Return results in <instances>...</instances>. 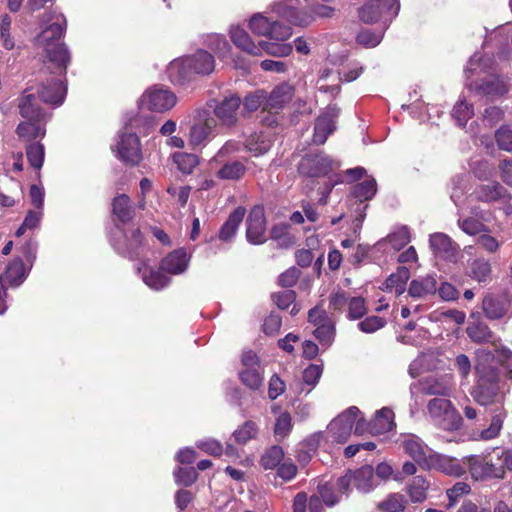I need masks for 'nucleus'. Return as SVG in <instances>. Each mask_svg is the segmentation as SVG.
Listing matches in <instances>:
<instances>
[{
  "label": "nucleus",
  "mask_w": 512,
  "mask_h": 512,
  "mask_svg": "<svg viewBox=\"0 0 512 512\" xmlns=\"http://www.w3.org/2000/svg\"><path fill=\"white\" fill-rule=\"evenodd\" d=\"M492 359V354L484 349L477 350V363L475 366L477 380L471 389V396L481 406L500 404L491 410V422L488 428L483 429L480 440L488 441L496 438L503 427L507 412L503 407V401L507 392L506 383L499 370L487 361Z\"/></svg>",
  "instance_id": "obj_1"
},
{
  "label": "nucleus",
  "mask_w": 512,
  "mask_h": 512,
  "mask_svg": "<svg viewBox=\"0 0 512 512\" xmlns=\"http://www.w3.org/2000/svg\"><path fill=\"white\" fill-rule=\"evenodd\" d=\"M65 29L66 19L62 14H59L55 16L54 22L43 29L35 38V45L43 49L48 61L58 69L60 74L66 70L70 62V55L66 46L59 43Z\"/></svg>",
  "instance_id": "obj_2"
},
{
  "label": "nucleus",
  "mask_w": 512,
  "mask_h": 512,
  "mask_svg": "<svg viewBox=\"0 0 512 512\" xmlns=\"http://www.w3.org/2000/svg\"><path fill=\"white\" fill-rule=\"evenodd\" d=\"M214 67V57L205 50H198L191 56L172 61L167 71L172 82L180 83L192 73L208 75Z\"/></svg>",
  "instance_id": "obj_3"
},
{
  "label": "nucleus",
  "mask_w": 512,
  "mask_h": 512,
  "mask_svg": "<svg viewBox=\"0 0 512 512\" xmlns=\"http://www.w3.org/2000/svg\"><path fill=\"white\" fill-rule=\"evenodd\" d=\"M230 37L233 43L241 50L253 56H261L263 52L277 57L288 56L292 52V45L289 43H272L259 41L255 44L248 33L240 27H232Z\"/></svg>",
  "instance_id": "obj_4"
},
{
  "label": "nucleus",
  "mask_w": 512,
  "mask_h": 512,
  "mask_svg": "<svg viewBox=\"0 0 512 512\" xmlns=\"http://www.w3.org/2000/svg\"><path fill=\"white\" fill-rule=\"evenodd\" d=\"M427 410L433 423L443 430H457L462 424V417L446 397L431 399Z\"/></svg>",
  "instance_id": "obj_5"
},
{
  "label": "nucleus",
  "mask_w": 512,
  "mask_h": 512,
  "mask_svg": "<svg viewBox=\"0 0 512 512\" xmlns=\"http://www.w3.org/2000/svg\"><path fill=\"white\" fill-rule=\"evenodd\" d=\"M361 493H369L378 486L374 475V469L371 465H364L356 470H349L345 475L337 480V487L342 494L350 491V485Z\"/></svg>",
  "instance_id": "obj_6"
},
{
  "label": "nucleus",
  "mask_w": 512,
  "mask_h": 512,
  "mask_svg": "<svg viewBox=\"0 0 512 512\" xmlns=\"http://www.w3.org/2000/svg\"><path fill=\"white\" fill-rule=\"evenodd\" d=\"M399 9V0H366L359 9V18L365 23H374L382 19L391 22Z\"/></svg>",
  "instance_id": "obj_7"
},
{
  "label": "nucleus",
  "mask_w": 512,
  "mask_h": 512,
  "mask_svg": "<svg viewBox=\"0 0 512 512\" xmlns=\"http://www.w3.org/2000/svg\"><path fill=\"white\" fill-rule=\"evenodd\" d=\"M470 474L475 480L502 479L504 468L492 461L489 456L472 455L466 457Z\"/></svg>",
  "instance_id": "obj_8"
},
{
  "label": "nucleus",
  "mask_w": 512,
  "mask_h": 512,
  "mask_svg": "<svg viewBox=\"0 0 512 512\" xmlns=\"http://www.w3.org/2000/svg\"><path fill=\"white\" fill-rule=\"evenodd\" d=\"M337 163L323 153L309 154L302 158L298 170L300 174L310 177H323L328 175Z\"/></svg>",
  "instance_id": "obj_9"
},
{
  "label": "nucleus",
  "mask_w": 512,
  "mask_h": 512,
  "mask_svg": "<svg viewBox=\"0 0 512 512\" xmlns=\"http://www.w3.org/2000/svg\"><path fill=\"white\" fill-rule=\"evenodd\" d=\"M359 413L356 406H351L330 422L328 433L333 441L343 444L348 440Z\"/></svg>",
  "instance_id": "obj_10"
},
{
  "label": "nucleus",
  "mask_w": 512,
  "mask_h": 512,
  "mask_svg": "<svg viewBox=\"0 0 512 512\" xmlns=\"http://www.w3.org/2000/svg\"><path fill=\"white\" fill-rule=\"evenodd\" d=\"M54 68L55 71L53 73L56 77H53L46 82H42L34 92L44 103L59 106L63 103L66 95V86L62 81V76L65 74L66 70L60 74L55 66Z\"/></svg>",
  "instance_id": "obj_11"
},
{
  "label": "nucleus",
  "mask_w": 512,
  "mask_h": 512,
  "mask_svg": "<svg viewBox=\"0 0 512 512\" xmlns=\"http://www.w3.org/2000/svg\"><path fill=\"white\" fill-rule=\"evenodd\" d=\"M176 96L168 89L153 87L140 98V106L151 111L164 112L176 104Z\"/></svg>",
  "instance_id": "obj_12"
},
{
  "label": "nucleus",
  "mask_w": 512,
  "mask_h": 512,
  "mask_svg": "<svg viewBox=\"0 0 512 512\" xmlns=\"http://www.w3.org/2000/svg\"><path fill=\"white\" fill-rule=\"evenodd\" d=\"M113 151L124 162L138 164L142 159L141 144L136 133L121 132Z\"/></svg>",
  "instance_id": "obj_13"
},
{
  "label": "nucleus",
  "mask_w": 512,
  "mask_h": 512,
  "mask_svg": "<svg viewBox=\"0 0 512 512\" xmlns=\"http://www.w3.org/2000/svg\"><path fill=\"white\" fill-rule=\"evenodd\" d=\"M340 114V108L337 105H328L326 110L318 116L315 122L313 142L322 145L326 142L328 136L336 129V119Z\"/></svg>",
  "instance_id": "obj_14"
},
{
  "label": "nucleus",
  "mask_w": 512,
  "mask_h": 512,
  "mask_svg": "<svg viewBox=\"0 0 512 512\" xmlns=\"http://www.w3.org/2000/svg\"><path fill=\"white\" fill-rule=\"evenodd\" d=\"M246 237L248 242L254 245L266 241V219L262 206L257 205L251 209L246 220Z\"/></svg>",
  "instance_id": "obj_15"
},
{
  "label": "nucleus",
  "mask_w": 512,
  "mask_h": 512,
  "mask_svg": "<svg viewBox=\"0 0 512 512\" xmlns=\"http://www.w3.org/2000/svg\"><path fill=\"white\" fill-rule=\"evenodd\" d=\"M217 120L209 115L200 116L190 128L189 145L192 148L205 146L214 136Z\"/></svg>",
  "instance_id": "obj_16"
},
{
  "label": "nucleus",
  "mask_w": 512,
  "mask_h": 512,
  "mask_svg": "<svg viewBox=\"0 0 512 512\" xmlns=\"http://www.w3.org/2000/svg\"><path fill=\"white\" fill-rule=\"evenodd\" d=\"M241 103V98L236 94L226 96L216 103L213 111L221 125L232 127L237 123Z\"/></svg>",
  "instance_id": "obj_17"
},
{
  "label": "nucleus",
  "mask_w": 512,
  "mask_h": 512,
  "mask_svg": "<svg viewBox=\"0 0 512 512\" xmlns=\"http://www.w3.org/2000/svg\"><path fill=\"white\" fill-rule=\"evenodd\" d=\"M298 5V0H283L274 3L273 11L294 25L306 26L313 21L314 16L305 11H300Z\"/></svg>",
  "instance_id": "obj_18"
},
{
  "label": "nucleus",
  "mask_w": 512,
  "mask_h": 512,
  "mask_svg": "<svg viewBox=\"0 0 512 512\" xmlns=\"http://www.w3.org/2000/svg\"><path fill=\"white\" fill-rule=\"evenodd\" d=\"M425 466L434 469L449 476L459 477L466 471L465 467L456 458L432 451Z\"/></svg>",
  "instance_id": "obj_19"
},
{
  "label": "nucleus",
  "mask_w": 512,
  "mask_h": 512,
  "mask_svg": "<svg viewBox=\"0 0 512 512\" xmlns=\"http://www.w3.org/2000/svg\"><path fill=\"white\" fill-rule=\"evenodd\" d=\"M34 88H28L19 99V113L24 119H49L50 114L45 112L40 104Z\"/></svg>",
  "instance_id": "obj_20"
},
{
  "label": "nucleus",
  "mask_w": 512,
  "mask_h": 512,
  "mask_svg": "<svg viewBox=\"0 0 512 512\" xmlns=\"http://www.w3.org/2000/svg\"><path fill=\"white\" fill-rule=\"evenodd\" d=\"M399 441L404 451L413 458L414 461L418 464L425 465L432 450L420 437L412 433H407L402 434Z\"/></svg>",
  "instance_id": "obj_21"
},
{
  "label": "nucleus",
  "mask_w": 512,
  "mask_h": 512,
  "mask_svg": "<svg viewBox=\"0 0 512 512\" xmlns=\"http://www.w3.org/2000/svg\"><path fill=\"white\" fill-rule=\"evenodd\" d=\"M467 87L481 95L496 99L503 97L509 92L510 83L508 78L496 76L483 81L481 84L468 83Z\"/></svg>",
  "instance_id": "obj_22"
},
{
  "label": "nucleus",
  "mask_w": 512,
  "mask_h": 512,
  "mask_svg": "<svg viewBox=\"0 0 512 512\" xmlns=\"http://www.w3.org/2000/svg\"><path fill=\"white\" fill-rule=\"evenodd\" d=\"M294 96V87L288 83H282L276 86L268 95L265 102V110H281L288 104Z\"/></svg>",
  "instance_id": "obj_23"
},
{
  "label": "nucleus",
  "mask_w": 512,
  "mask_h": 512,
  "mask_svg": "<svg viewBox=\"0 0 512 512\" xmlns=\"http://www.w3.org/2000/svg\"><path fill=\"white\" fill-rule=\"evenodd\" d=\"M189 264V257L185 250L179 249L168 254L162 261L160 269L174 275L186 271Z\"/></svg>",
  "instance_id": "obj_24"
},
{
  "label": "nucleus",
  "mask_w": 512,
  "mask_h": 512,
  "mask_svg": "<svg viewBox=\"0 0 512 512\" xmlns=\"http://www.w3.org/2000/svg\"><path fill=\"white\" fill-rule=\"evenodd\" d=\"M437 291V280L433 275L413 279L408 288V295L415 299L426 298Z\"/></svg>",
  "instance_id": "obj_25"
},
{
  "label": "nucleus",
  "mask_w": 512,
  "mask_h": 512,
  "mask_svg": "<svg viewBox=\"0 0 512 512\" xmlns=\"http://www.w3.org/2000/svg\"><path fill=\"white\" fill-rule=\"evenodd\" d=\"M395 427L394 413L384 407L376 412L375 417L369 422V433L380 435L391 431Z\"/></svg>",
  "instance_id": "obj_26"
},
{
  "label": "nucleus",
  "mask_w": 512,
  "mask_h": 512,
  "mask_svg": "<svg viewBox=\"0 0 512 512\" xmlns=\"http://www.w3.org/2000/svg\"><path fill=\"white\" fill-rule=\"evenodd\" d=\"M143 282L153 290H161L170 283V278L163 274V270H155L146 264L137 268Z\"/></svg>",
  "instance_id": "obj_27"
},
{
  "label": "nucleus",
  "mask_w": 512,
  "mask_h": 512,
  "mask_svg": "<svg viewBox=\"0 0 512 512\" xmlns=\"http://www.w3.org/2000/svg\"><path fill=\"white\" fill-rule=\"evenodd\" d=\"M49 119H24L17 127V134L25 140H32L37 137H44L45 124Z\"/></svg>",
  "instance_id": "obj_28"
},
{
  "label": "nucleus",
  "mask_w": 512,
  "mask_h": 512,
  "mask_svg": "<svg viewBox=\"0 0 512 512\" xmlns=\"http://www.w3.org/2000/svg\"><path fill=\"white\" fill-rule=\"evenodd\" d=\"M421 392L425 395H438L445 398L450 395L452 385L448 378L429 377L420 385Z\"/></svg>",
  "instance_id": "obj_29"
},
{
  "label": "nucleus",
  "mask_w": 512,
  "mask_h": 512,
  "mask_svg": "<svg viewBox=\"0 0 512 512\" xmlns=\"http://www.w3.org/2000/svg\"><path fill=\"white\" fill-rule=\"evenodd\" d=\"M477 200L482 202H495L507 195V190L498 182L481 184L474 191Z\"/></svg>",
  "instance_id": "obj_30"
},
{
  "label": "nucleus",
  "mask_w": 512,
  "mask_h": 512,
  "mask_svg": "<svg viewBox=\"0 0 512 512\" xmlns=\"http://www.w3.org/2000/svg\"><path fill=\"white\" fill-rule=\"evenodd\" d=\"M28 271L22 260L15 259L9 263L5 273L0 277L2 283L17 287L23 283Z\"/></svg>",
  "instance_id": "obj_31"
},
{
  "label": "nucleus",
  "mask_w": 512,
  "mask_h": 512,
  "mask_svg": "<svg viewBox=\"0 0 512 512\" xmlns=\"http://www.w3.org/2000/svg\"><path fill=\"white\" fill-rule=\"evenodd\" d=\"M410 278V271L406 267H398L395 273H392L383 284V290L386 292H395L401 295L405 291V286Z\"/></svg>",
  "instance_id": "obj_32"
},
{
  "label": "nucleus",
  "mask_w": 512,
  "mask_h": 512,
  "mask_svg": "<svg viewBox=\"0 0 512 512\" xmlns=\"http://www.w3.org/2000/svg\"><path fill=\"white\" fill-rule=\"evenodd\" d=\"M245 213L246 210L244 207H237L229 215L226 222L222 225L219 233V238L222 241H229L234 237L236 231L238 230V227L240 226L241 222L244 219Z\"/></svg>",
  "instance_id": "obj_33"
},
{
  "label": "nucleus",
  "mask_w": 512,
  "mask_h": 512,
  "mask_svg": "<svg viewBox=\"0 0 512 512\" xmlns=\"http://www.w3.org/2000/svg\"><path fill=\"white\" fill-rule=\"evenodd\" d=\"M469 276L478 283L487 284L492 279V266L485 258H476L469 265Z\"/></svg>",
  "instance_id": "obj_34"
},
{
  "label": "nucleus",
  "mask_w": 512,
  "mask_h": 512,
  "mask_svg": "<svg viewBox=\"0 0 512 512\" xmlns=\"http://www.w3.org/2000/svg\"><path fill=\"white\" fill-rule=\"evenodd\" d=\"M112 212L123 223L131 221L134 217V208L130 198L126 194L116 196L112 202Z\"/></svg>",
  "instance_id": "obj_35"
},
{
  "label": "nucleus",
  "mask_w": 512,
  "mask_h": 512,
  "mask_svg": "<svg viewBox=\"0 0 512 512\" xmlns=\"http://www.w3.org/2000/svg\"><path fill=\"white\" fill-rule=\"evenodd\" d=\"M272 142V138L269 134L263 132L254 133L247 139L246 148L255 156H260L269 151Z\"/></svg>",
  "instance_id": "obj_36"
},
{
  "label": "nucleus",
  "mask_w": 512,
  "mask_h": 512,
  "mask_svg": "<svg viewBox=\"0 0 512 512\" xmlns=\"http://www.w3.org/2000/svg\"><path fill=\"white\" fill-rule=\"evenodd\" d=\"M429 482L422 476H415L406 487L409 498L414 503L423 502L427 498Z\"/></svg>",
  "instance_id": "obj_37"
},
{
  "label": "nucleus",
  "mask_w": 512,
  "mask_h": 512,
  "mask_svg": "<svg viewBox=\"0 0 512 512\" xmlns=\"http://www.w3.org/2000/svg\"><path fill=\"white\" fill-rule=\"evenodd\" d=\"M431 249L438 255L447 256L455 250L453 242L444 233H434L429 239Z\"/></svg>",
  "instance_id": "obj_38"
},
{
  "label": "nucleus",
  "mask_w": 512,
  "mask_h": 512,
  "mask_svg": "<svg viewBox=\"0 0 512 512\" xmlns=\"http://www.w3.org/2000/svg\"><path fill=\"white\" fill-rule=\"evenodd\" d=\"M259 427L254 421H246L233 432V438L237 444L244 445L258 435Z\"/></svg>",
  "instance_id": "obj_39"
},
{
  "label": "nucleus",
  "mask_w": 512,
  "mask_h": 512,
  "mask_svg": "<svg viewBox=\"0 0 512 512\" xmlns=\"http://www.w3.org/2000/svg\"><path fill=\"white\" fill-rule=\"evenodd\" d=\"M246 167L239 161L228 162L218 170L217 176L222 180H239L244 176Z\"/></svg>",
  "instance_id": "obj_40"
},
{
  "label": "nucleus",
  "mask_w": 512,
  "mask_h": 512,
  "mask_svg": "<svg viewBox=\"0 0 512 512\" xmlns=\"http://www.w3.org/2000/svg\"><path fill=\"white\" fill-rule=\"evenodd\" d=\"M407 500L400 493H391L388 497L378 504V509L385 512H403L406 508Z\"/></svg>",
  "instance_id": "obj_41"
},
{
  "label": "nucleus",
  "mask_w": 512,
  "mask_h": 512,
  "mask_svg": "<svg viewBox=\"0 0 512 512\" xmlns=\"http://www.w3.org/2000/svg\"><path fill=\"white\" fill-rule=\"evenodd\" d=\"M284 458V451L280 446L270 447L261 457L260 463L265 470L276 468Z\"/></svg>",
  "instance_id": "obj_42"
},
{
  "label": "nucleus",
  "mask_w": 512,
  "mask_h": 512,
  "mask_svg": "<svg viewBox=\"0 0 512 512\" xmlns=\"http://www.w3.org/2000/svg\"><path fill=\"white\" fill-rule=\"evenodd\" d=\"M292 35V30L289 26L283 25L277 21H272L267 37V42L272 43H286L285 41Z\"/></svg>",
  "instance_id": "obj_43"
},
{
  "label": "nucleus",
  "mask_w": 512,
  "mask_h": 512,
  "mask_svg": "<svg viewBox=\"0 0 512 512\" xmlns=\"http://www.w3.org/2000/svg\"><path fill=\"white\" fill-rule=\"evenodd\" d=\"M376 191V181L374 179H368L355 185L352 194L360 202H363L372 199Z\"/></svg>",
  "instance_id": "obj_44"
},
{
  "label": "nucleus",
  "mask_w": 512,
  "mask_h": 512,
  "mask_svg": "<svg viewBox=\"0 0 512 512\" xmlns=\"http://www.w3.org/2000/svg\"><path fill=\"white\" fill-rule=\"evenodd\" d=\"M467 334L472 341L477 343L489 342L493 337L488 326L480 322L469 325L467 327Z\"/></svg>",
  "instance_id": "obj_45"
},
{
  "label": "nucleus",
  "mask_w": 512,
  "mask_h": 512,
  "mask_svg": "<svg viewBox=\"0 0 512 512\" xmlns=\"http://www.w3.org/2000/svg\"><path fill=\"white\" fill-rule=\"evenodd\" d=\"M206 44L219 57H226L231 49L229 42L220 34L208 35L206 38Z\"/></svg>",
  "instance_id": "obj_46"
},
{
  "label": "nucleus",
  "mask_w": 512,
  "mask_h": 512,
  "mask_svg": "<svg viewBox=\"0 0 512 512\" xmlns=\"http://www.w3.org/2000/svg\"><path fill=\"white\" fill-rule=\"evenodd\" d=\"M267 98V92L264 90H256L247 94L243 100L244 110L247 112H254L261 106L265 110V102Z\"/></svg>",
  "instance_id": "obj_47"
},
{
  "label": "nucleus",
  "mask_w": 512,
  "mask_h": 512,
  "mask_svg": "<svg viewBox=\"0 0 512 512\" xmlns=\"http://www.w3.org/2000/svg\"><path fill=\"white\" fill-rule=\"evenodd\" d=\"M474 115L473 107L466 103L465 100H459L452 112L453 118L461 127L465 126L469 119Z\"/></svg>",
  "instance_id": "obj_48"
},
{
  "label": "nucleus",
  "mask_w": 512,
  "mask_h": 512,
  "mask_svg": "<svg viewBox=\"0 0 512 512\" xmlns=\"http://www.w3.org/2000/svg\"><path fill=\"white\" fill-rule=\"evenodd\" d=\"M483 310L489 319H499L506 313L503 303L492 297H485L483 300Z\"/></svg>",
  "instance_id": "obj_49"
},
{
  "label": "nucleus",
  "mask_w": 512,
  "mask_h": 512,
  "mask_svg": "<svg viewBox=\"0 0 512 512\" xmlns=\"http://www.w3.org/2000/svg\"><path fill=\"white\" fill-rule=\"evenodd\" d=\"M240 379L242 383L250 389H258L263 382L260 368H249L240 371Z\"/></svg>",
  "instance_id": "obj_50"
},
{
  "label": "nucleus",
  "mask_w": 512,
  "mask_h": 512,
  "mask_svg": "<svg viewBox=\"0 0 512 512\" xmlns=\"http://www.w3.org/2000/svg\"><path fill=\"white\" fill-rule=\"evenodd\" d=\"M174 162L181 172L191 174L198 165V157L194 154L176 153L174 155Z\"/></svg>",
  "instance_id": "obj_51"
},
{
  "label": "nucleus",
  "mask_w": 512,
  "mask_h": 512,
  "mask_svg": "<svg viewBox=\"0 0 512 512\" xmlns=\"http://www.w3.org/2000/svg\"><path fill=\"white\" fill-rule=\"evenodd\" d=\"M28 161L35 169H40L44 162V146L40 143L29 144L26 148Z\"/></svg>",
  "instance_id": "obj_52"
},
{
  "label": "nucleus",
  "mask_w": 512,
  "mask_h": 512,
  "mask_svg": "<svg viewBox=\"0 0 512 512\" xmlns=\"http://www.w3.org/2000/svg\"><path fill=\"white\" fill-rule=\"evenodd\" d=\"M386 241L394 250H400L410 242V233L407 227H401L389 234Z\"/></svg>",
  "instance_id": "obj_53"
},
{
  "label": "nucleus",
  "mask_w": 512,
  "mask_h": 512,
  "mask_svg": "<svg viewBox=\"0 0 512 512\" xmlns=\"http://www.w3.org/2000/svg\"><path fill=\"white\" fill-rule=\"evenodd\" d=\"M386 324L387 321L385 318L372 315L360 321L357 327L361 332L370 334L382 329Z\"/></svg>",
  "instance_id": "obj_54"
},
{
  "label": "nucleus",
  "mask_w": 512,
  "mask_h": 512,
  "mask_svg": "<svg viewBox=\"0 0 512 512\" xmlns=\"http://www.w3.org/2000/svg\"><path fill=\"white\" fill-rule=\"evenodd\" d=\"M173 474L175 482L183 486H191L198 478V473L194 467H178Z\"/></svg>",
  "instance_id": "obj_55"
},
{
  "label": "nucleus",
  "mask_w": 512,
  "mask_h": 512,
  "mask_svg": "<svg viewBox=\"0 0 512 512\" xmlns=\"http://www.w3.org/2000/svg\"><path fill=\"white\" fill-rule=\"evenodd\" d=\"M292 429V418L288 412H282L276 419L274 426V434L279 439L288 436Z\"/></svg>",
  "instance_id": "obj_56"
},
{
  "label": "nucleus",
  "mask_w": 512,
  "mask_h": 512,
  "mask_svg": "<svg viewBox=\"0 0 512 512\" xmlns=\"http://www.w3.org/2000/svg\"><path fill=\"white\" fill-rule=\"evenodd\" d=\"M367 313L365 300L362 297H351L348 302L347 318L350 320L361 319Z\"/></svg>",
  "instance_id": "obj_57"
},
{
  "label": "nucleus",
  "mask_w": 512,
  "mask_h": 512,
  "mask_svg": "<svg viewBox=\"0 0 512 512\" xmlns=\"http://www.w3.org/2000/svg\"><path fill=\"white\" fill-rule=\"evenodd\" d=\"M498 147L507 152L512 151V126L503 125L495 133Z\"/></svg>",
  "instance_id": "obj_58"
},
{
  "label": "nucleus",
  "mask_w": 512,
  "mask_h": 512,
  "mask_svg": "<svg viewBox=\"0 0 512 512\" xmlns=\"http://www.w3.org/2000/svg\"><path fill=\"white\" fill-rule=\"evenodd\" d=\"M384 35V31L373 32L370 29H364L357 35V42L367 48L377 46Z\"/></svg>",
  "instance_id": "obj_59"
},
{
  "label": "nucleus",
  "mask_w": 512,
  "mask_h": 512,
  "mask_svg": "<svg viewBox=\"0 0 512 512\" xmlns=\"http://www.w3.org/2000/svg\"><path fill=\"white\" fill-rule=\"evenodd\" d=\"M458 225L461 230L468 235H477L488 231V228L482 222L472 217L463 220L459 219Z\"/></svg>",
  "instance_id": "obj_60"
},
{
  "label": "nucleus",
  "mask_w": 512,
  "mask_h": 512,
  "mask_svg": "<svg viewBox=\"0 0 512 512\" xmlns=\"http://www.w3.org/2000/svg\"><path fill=\"white\" fill-rule=\"evenodd\" d=\"M272 21L262 14H255L251 17L249 26L253 33L267 36Z\"/></svg>",
  "instance_id": "obj_61"
},
{
  "label": "nucleus",
  "mask_w": 512,
  "mask_h": 512,
  "mask_svg": "<svg viewBox=\"0 0 512 512\" xmlns=\"http://www.w3.org/2000/svg\"><path fill=\"white\" fill-rule=\"evenodd\" d=\"M334 335L335 324L333 321L316 327L314 330V336L320 341L321 344L324 345H330L334 339Z\"/></svg>",
  "instance_id": "obj_62"
},
{
  "label": "nucleus",
  "mask_w": 512,
  "mask_h": 512,
  "mask_svg": "<svg viewBox=\"0 0 512 512\" xmlns=\"http://www.w3.org/2000/svg\"><path fill=\"white\" fill-rule=\"evenodd\" d=\"M272 300L279 309L288 308L296 299V294L293 290H283L272 294Z\"/></svg>",
  "instance_id": "obj_63"
},
{
  "label": "nucleus",
  "mask_w": 512,
  "mask_h": 512,
  "mask_svg": "<svg viewBox=\"0 0 512 512\" xmlns=\"http://www.w3.org/2000/svg\"><path fill=\"white\" fill-rule=\"evenodd\" d=\"M364 71V68L356 63L349 65L338 71V79L342 82H352L356 80Z\"/></svg>",
  "instance_id": "obj_64"
}]
</instances>
